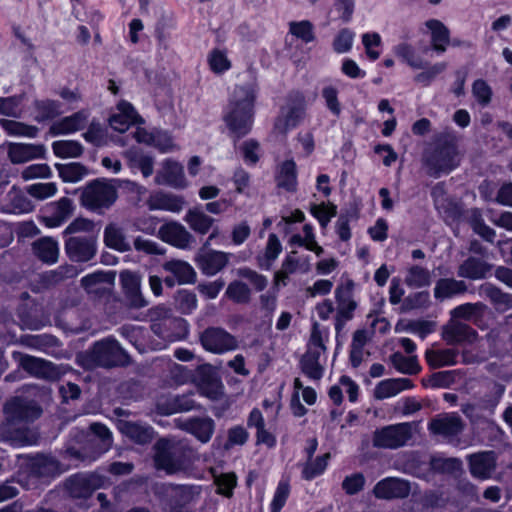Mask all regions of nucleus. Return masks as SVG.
<instances>
[{
    "instance_id": "1",
    "label": "nucleus",
    "mask_w": 512,
    "mask_h": 512,
    "mask_svg": "<svg viewBox=\"0 0 512 512\" xmlns=\"http://www.w3.org/2000/svg\"><path fill=\"white\" fill-rule=\"evenodd\" d=\"M255 99L256 87L253 83L236 85L229 96L223 120L230 133L237 139L251 131Z\"/></svg>"
},
{
    "instance_id": "2",
    "label": "nucleus",
    "mask_w": 512,
    "mask_h": 512,
    "mask_svg": "<svg viewBox=\"0 0 512 512\" xmlns=\"http://www.w3.org/2000/svg\"><path fill=\"white\" fill-rule=\"evenodd\" d=\"M154 449L155 466L168 474L186 471L196 460L194 450L182 440L162 438Z\"/></svg>"
},
{
    "instance_id": "3",
    "label": "nucleus",
    "mask_w": 512,
    "mask_h": 512,
    "mask_svg": "<svg viewBox=\"0 0 512 512\" xmlns=\"http://www.w3.org/2000/svg\"><path fill=\"white\" fill-rule=\"evenodd\" d=\"M460 163V155L456 137L451 134H441L435 140V147L426 150L423 164L428 175L439 177L450 173Z\"/></svg>"
},
{
    "instance_id": "4",
    "label": "nucleus",
    "mask_w": 512,
    "mask_h": 512,
    "mask_svg": "<svg viewBox=\"0 0 512 512\" xmlns=\"http://www.w3.org/2000/svg\"><path fill=\"white\" fill-rule=\"evenodd\" d=\"M86 359L89 367L111 368L126 366L130 363L129 355L113 338H106L96 342L86 353Z\"/></svg>"
},
{
    "instance_id": "5",
    "label": "nucleus",
    "mask_w": 512,
    "mask_h": 512,
    "mask_svg": "<svg viewBox=\"0 0 512 512\" xmlns=\"http://www.w3.org/2000/svg\"><path fill=\"white\" fill-rule=\"evenodd\" d=\"M415 428V422H402L376 429L372 437L373 447L389 450L404 447L412 439Z\"/></svg>"
},
{
    "instance_id": "6",
    "label": "nucleus",
    "mask_w": 512,
    "mask_h": 512,
    "mask_svg": "<svg viewBox=\"0 0 512 512\" xmlns=\"http://www.w3.org/2000/svg\"><path fill=\"white\" fill-rule=\"evenodd\" d=\"M116 180L99 178L88 183L83 189L81 201L91 210L107 209L117 199Z\"/></svg>"
},
{
    "instance_id": "7",
    "label": "nucleus",
    "mask_w": 512,
    "mask_h": 512,
    "mask_svg": "<svg viewBox=\"0 0 512 512\" xmlns=\"http://www.w3.org/2000/svg\"><path fill=\"white\" fill-rule=\"evenodd\" d=\"M326 352L319 324L314 323L308 349L300 360L302 372L312 380H320L323 377L324 367L320 363V356Z\"/></svg>"
},
{
    "instance_id": "8",
    "label": "nucleus",
    "mask_w": 512,
    "mask_h": 512,
    "mask_svg": "<svg viewBox=\"0 0 512 512\" xmlns=\"http://www.w3.org/2000/svg\"><path fill=\"white\" fill-rule=\"evenodd\" d=\"M306 101L303 94L292 92L287 98L286 104L281 108L279 116L274 123L277 133L286 135L288 131L297 127L304 119Z\"/></svg>"
},
{
    "instance_id": "9",
    "label": "nucleus",
    "mask_w": 512,
    "mask_h": 512,
    "mask_svg": "<svg viewBox=\"0 0 512 512\" xmlns=\"http://www.w3.org/2000/svg\"><path fill=\"white\" fill-rule=\"evenodd\" d=\"M199 341L203 349L213 354H224L238 347V341L234 335L222 327L211 326L199 334Z\"/></svg>"
},
{
    "instance_id": "10",
    "label": "nucleus",
    "mask_w": 512,
    "mask_h": 512,
    "mask_svg": "<svg viewBox=\"0 0 512 512\" xmlns=\"http://www.w3.org/2000/svg\"><path fill=\"white\" fill-rule=\"evenodd\" d=\"M354 284L352 281H347L345 284L339 285L335 290L336 298V316H335V330L339 334L344 328L345 324L352 320L354 311L357 308V302L353 296Z\"/></svg>"
},
{
    "instance_id": "11",
    "label": "nucleus",
    "mask_w": 512,
    "mask_h": 512,
    "mask_svg": "<svg viewBox=\"0 0 512 512\" xmlns=\"http://www.w3.org/2000/svg\"><path fill=\"white\" fill-rule=\"evenodd\" d=\"M13 358L26 372L36 378L55 380L60 375L58 367L45 359L23 354L21 352H14Z\"/></svg>"
},
{
    "instance_id": "12",
    "label": "nucleus",
    "mask_w": 512,
    "mask_h": 512,
    "mask_svg": "<svg viewBox=\"0 0 512 512\" xmlns=\"http://www.w3.org/2000/svg\"><path fill=\"white\" fill-rule=\"evenodd\" d=\"M65 252L74 262H88L97 253V239L94 236H72L65 241Z\"/></svg>"
},
{
    "instance_id": "13",
    "label": "nucleus",
    "mask_w": 512,
    "mask_h": 512,
    "mask_svg": "<svg viewBox=\"0 0 512 512\" xmlns=\"http://www.w3.org/2000/svg\"><path fill=\"white\" fill-rule=\"evenodd\" d=\"M199 391L211 400H218L224 394V385L217 371L211 365H202L197 370Z\"/></svg>"
},
{
    "instance_id": "14",
    "label": "nucleus",
    "mask_w": 512,
    "mask_h": 512,
    "mask_svg": "<svg viewBox=\"0 0 512 512\" xmlns=\"http://www.w3.org/2000/svg\"><path fill=\"white\" fill-rule=\"evenodd\" d=\"M120 282L125 301L130 308L140 309L148 305V301L141 291V277L139 274L124 270L120 273Z\"/></svg>"
},
{
    "instance_id": "15",
    "label": "nucleus",
    "mask_w": 512,
    "mask_h": 512,
    "mask_svg": "<svg viewBox=\"0 0 512 512\" xmlns=\"http://www.w3.org/2000/svg\"><path fill=\"white\" fill-rule=\"evenodd\" d=\"M3 185L0 184V195ZM34 203L18 187L13 186L0 199V212L8 214H26L34 211Z\"/></svg>"
},
{
    "instance_id": "16",
    "label": "nucleus",
    "mask_w": 512,
    "mask_h": 512,
    "mask_svg": "<svg viewBox=\"0 0 512 512\" xmlns=\"http://www.w3.org/2000/svg\"><path fill=\"white\" fill-rule=\"evenodd\" d=\"M6 422L33 421L41 413V408L32 400L14 398L5 406Z\"/></svg>"
},
{
    "instance_id": "17",
    "label": "nucleus",
    "mask_w": 512,
    "mask_h": 512,
    "mask_svg": "<svg viewBox=\"0 0 512 512\" xmlns=\"http://www.w3.org/2000/svg\"><path fill=\"white\" fill-rule=\"evenodd\" d=\"M0 439L14 446L34 445L38 434L24 425L17 426L16 422H4L0 425Z\"/></svg>"
},
{
    "instance_id": "18",
    "label": "nucleus",
    "mask_w": 512,
    "mask_h": 512,
    "mask_svg": "<svg viewBox=\"0 0 512 512\" xmlns=\"http://www.w3.org/2000/svg\"><path fill=\"white\" fill-rule=\"evenodd\" d=\"M158 237L179 249H188L195 242L194 236L178 222L162 225L158 230Z\"/></svg>"
},
{
    "instance_id": "19",
    "label": "nucleus",
    "mask_w": 512,
    "mask_h": 512,
    "mask_svg": "<svg viewBox=\"0 0 512 512\" xmlns=\"http://www.w3.org/2000/svg\"><path fill=\"white\" fill-rule=\"evenodd\" d=\"M411 492V484L409 481L388 477L379 481L373 488V494L378 499H395L406 498Z\"/></svg>"
},
{
    "instance_id": "20",
    "label": "nucleus",
    "mask_w": 512,
    "mask_h": 512,
    "mask_svg": "<svg viewBox=\"0 0 512 512\" xmlns=\"http://www.w3.org/2000/svg\"><path fill=\"white\" fill-rule=\"evenodd\" d=\"M428 429L432 434L443 437H454L464 430V423L461 417L456 413H444L434 417L428 424Z\"/></svg>"
},
{
    "instance_id": "21",
    "label": "nucleus",
    "mask_w": 512,
    "mask_h": 512,
    "mask_svg": "<svg viewBox=\"0 0 512 512\" xmlns=\"http://www.w3.org/2000/svg\"><path fill=\"white\" fill-rule=\"evenodd\" d=\"M45 154L46 148L43 144L11 142L7 146L8 159L13 164H23L35 159H44Z\"/></svg>"
},
{
    "instance_id": "22",
    "label": "nucleus",
    "mask_w": 512,
    "mask_h": 512,
    "mask_svg": "<svg viewBox=\"0 0 512 512\" xmlns=\"http://www.w3.org/2000/svg\"><path fill=\"white\" fill-rule=\"evenodd\" d=\"M115 273L98 271L81 279V286L88 294L102 297L109 294L114 286Z\"/></svg>"
},
{
    "instance_id": "23",
    "label": "nucleus",
    "mask_w": 512,
    "mask_h": 512,
    "mask_svg": "<svg viewBox=\"0 0 512 512\" xmlns=\"http://www.w3.org/2000/svg\"><path fill=\"white\" fill-rule=\"evenodd\" d=\"M471 474L478 479L485 480L491 477L496 468V457L493 451H484L468 456Z\"/></svg>"
},
{
    "instance_id": "24",
    "label": "nucleus",
    "mask_w": 512,
    "mask_h": 512,
    "mask_svg": "<svg viewBox=\"0 0 512 512\" xmlns=\"http://www.w3.org/2000/svg\"><path fill=\"white\" fill-rule=\"evenodd\" d=\"M177 426L194 435L202 443H207L215 430V423L210 417H196L186 421H179Z\"/></svg>"
},
{
    "instance_id": "25",
    "label": "nucleus",
    "mask_w": 512,
    "mask_h": 512,
    "mask_svg": "<svg viewBox=\"0 0 512 512\" xmlns=\"http://www.w3.org/2000/svg\"><path fill=\"white\" fill-rule=\"evenodd\" d=\"M47 211L51 214L42 217L43 223L50 228L59 227L65 222L73 212V202L67 197H63L47 206Z\"/></svg>"
},
{
    "instance_id": "26",
    "label": "nucleus",
    "mask_w": 512,
    "mask_h": 512,
    "mask_svg": "<svg viewBox=\"0 0 512 512\" xmlns=\"http://www.w3.org/2000/svg\"><path fill=\"white\" fill-rule=\"evenodd\" d=\"M442 337L448 344L473 342L476 332L469 325L452 318L443 327Z\"/></svg>"
},
{
    "instance_id": "27",
    "label": "nucleus",
    "mask_w": 512,
    "mask_h": 512,
    "mask_svg": "<svg viewBox=\"0 0 512 512\" xmlns=\"http://www.w3.org/2000/svg\"><path fill=\"white\" fill-rule=\"evenodd\" d=\"M229 255L225 252L209 250L197 257V263L201 271L209 276L215 275L228 263Z\"/></svg>"
},
{
    "instance_id": "28",
    "label": "nucleus",
    "mask_w": 512,
    "mask_h": 512,
    "mask_svg": "<svg viewBox=\"0 0 512 512\" xmlns=\"http://www.w3.org/2000/svg\"><path fill=\"white\" fill-rule=\"evenodd\" d=\"M479 294L487 298L499 312H505L512 308V294L502 291L493 284H482L479 287Z\"/></svg>"
},
{
    "instance_id": "29",
    "label": "nucleus",
    "mask_w": 512,
    "mask_h": 512,
    "mask_svg": "<svg viewBox=\"0 0 512 512\" xmlns=\"http://www.w3.org/2000/svg\"><path fill=\"white\" fill-rule=\"evenodd\" d=\"M33 254L43 263L54 264L59 257L58 242L52 237H42L32 243Z\"/></svg>"
},
{
    "instance_id": "30",
    "label": "nucleus",
    "mask_w": 512,
    "mask_h": 512,
    "mask_svg": "<svg viewBox=\"0 0 512 512\" xmlns=\"http://www.w3.org/2000/svg\"><path fill=\"white\" fill-rule=\"evenodd\" d=\"M491 269V264L475 257H468L458 267L457 274L462 278L480 280L484 279Z\"/></svg>"
},
{
    "instance_id": "31",
    "label": "nucleus",
    "mask_w": 512,
    "mask_h": 512,
    "mask_svg": "<svg viewBox=\"0 0 512 512\" xmlns=\"http://www.w3.org/2000/svg\"><path fill=\"white\" fill-rule=\"evenodd\" d=\"M118 428L121 433L138 444H146L152 441L154 431L150 426L137 422L120 421Z\"/></svg>"
},
{
    "instance_id": "32",
    "label": "nucleus",
    "mask_w": 512,
    "mask_h": 512,
    "mask_svg": "<svg viewBox=\"0 0 512 512\" xmlns=\"http://www.w3.org/2000/svg\"><path fill=\"white\" fill-rule=\"evenodd\" d=\"M412 387V381L407 378L386 379L376 385L374 397L379 400L390 398Z\"/></svg>"
},
{
    "instance_id": "33",
    "label": "nucleus",
    "mask_w": 512,
    "mask_h": 512,
    "mask_svg": "<svg viewBox=\"0 0 512 512\" xmlns=\"http://www.w3.org/2000/svg\"><path fill=\"white\" fill-rule=\"evenodd\" d=\"M151 319L153 321L151 325L152 330L162 338L170 337V334L166 330L162 329V325L165 327H171L182 322V319L173 317L171 309L165 306H157L152 309Z\"/></svg>"
},
{
    "instance_id": "34",
    "label": "nucleus",
    "mask_w": 512,
    "mask_h": 512,
    "mask_svg": "<svg viewBox=\"0 0 512 512\" xmlns=\"http://www.w3.org/2000/svg\"><path fill=\"white\" fill-rule=\"evenodd\" d=\"M155 181L158 184H166L171 186H182L184 182V174L182 166L171 160H166L162 164L161 170L157 172Z\"/></svg>"
},
{
    "instance_id": "35",
    "label": "nucleus",
    "mask_w": 512,
    "mask_h": 512,
    "mask_svg": "<svg viewBox=\"0 0 512 512\" xmlns=\"http://www.w3.org/2000/svg\"><path fill=\"white\" fill-rule=\"evenodd\" d=\"M184 221L196 233L205 235L213 228L215 219L207 215L200 207H194L187 211Z\"/></svg>"
},
{
    "instance_id": "36",
    "label": "nucleus",
    "mask_w": 512,
    "mask_h": 512,
    "mask_svg": "<svg viewBox=\"0 0 512 512\" xmlns=\"http://www.w3.org/2000/svg\"><path fill=\"white\" fill-rule=\"evenodd\" d=\"M117 109L118 112L110 117L109 124L115 131L123 133L136 121L137 113L133 106L125 101L120 102Z\"/></svg>"
},
{
    "instance_id": "37",
    "label": "nucleus",
    "mask_w": 512,
    "mask_h": 512,
    "mask_svg": "<svg viewBox=\"0 0 512 512\" xmlns=\"http://www.w3.org/2000/svg\"><path fill=\"white\" fill-rule=\"evenodd\" d=\"M96 487V479L93 476L75 475L66 482V488L74 498H87Z\"/></svg>"
},
{
    "instance_id": "38",
    "label": "nucleus",
    "mask_w": 512,
    "mask_h": 512,
    "mask_svg": "<svg viewBox=\"0 0 512 512\" xmlns=\"http://www.w3.org/2000/svg\"><path fill=\"white\" fill-rule=\"evenodd\" d=\"M466 291L467 285L464 281L454 278H441L435 284L434 297L443 301L464 294Z\"/></svg>"
},
{
    "instance_id": "39",
    "label": "nucleus",
    "mask_w": 512,
    "mask_h": 512,
    "mask_svg": "<svg viewBox=\"0 0 512 512\" xmlns=\"http://www.w3.org/2000/svg\"><path fill=\"white\" fill-rule=\"evenodd\" d=\"M88 119L86 111H79L54 123L51 127L53 134H69L82 129Z\"/></svg>"
},
{
    "instance_id": "40",
    "label": "nucleus",
    "mask_w": 512,
    "mask_h": 512,
    "mask_svg": "<svg viewBox=\"0 0 512 512\" xmlns=\"http://www.w3.org/2000/svg\"><path fill=\"white\" fill-rule=\"evenodd\" d=\"M426 26L431 30V43L435 51L443 53L450 43L449 29L439 20L431 19L426 22Z\"/></svg>"
},
{
    "instance_id": "41",
    "label": "nucleus",
    "mask_w": 512,
    "mask_h": 512,
    "mask_svg": "<svg viewBox=\"0 0 512 512\" xmlns=\"http://www.w3.org/2000/svg\"><path fill=\"white\" fill-rule=\"evenodd\" d=\"M32 472L39 477H53L62 473L59 462L52 456L38 455L31 463Z\"/></svg>"
},
{
    "instance_id": "42",
    "label": "nucleus",
    "mask_w": 512,
    "mask_h": 512,
    "mask_svg": "<svg viewBox=\"0 0 512 512\" xmlns=\"http://www.w3.org/2000/svg\"><path fill=\"white\" fill-rule=\"evenodd\" d=\"M104 243L109 248L120 252H127L131 249L130 243L126 240L123 229L114 223L108 224L105 227Z\"/></svg>"
},
{
    "instance_id": "43",
    "label": "nucleus",
    "mask_w": 512,
    "mask_h": 512,
    "mask_svg": "<svg viewBox=\"0 0 512 512\" xmlns=\"http://www.w3.org/2000/svg\"><path fill=\"white\" fill-rule=\"evenodd\" d=\"M456 356L457 352L453 349H428L425 352V359L433 369L456 364Z\"/></svg>"
},
{
    "instance_id": "44",
    "label": "nucleus",
    "mask_w": 512,
    "mask_h": 512,
    "mask_svg": "<svg viewBox=\"0 0 512 512\" xmlns=\"http://www.w3.org/2000/svg\"><path fill=\"white\" fill-rule=\"evenodd\" d=\"M279 187L287 191H295L297 187L296 163L293 160L284 161L279 169L277 176Z\"/></svg>"
},
{
    "instance_id": "45",
    "label": "nucleus",
    "mask_w": 512,
    "mask_h": 512,
    "mask_svg": "<svg viewBox=\"0 0 512 512\" xmlns=\"http://www.w3.org/2000/svg\"><path fill=\"white\" fill-rule=\"evenodd\" d=\"M164 269L174 274L179 283H193L195 281L196 273L187 262L172 260L164 264Z\"/></svg>"
},
{
    "instance_id": "46",
    "label": "nucleus",
    "mask_w": 512,
    "mask_h": 512,
    "mask_svg": "<svg viewBox=\"0 0 512 512\" xmlns=\"http://www.w3.org/2000/svg\"><path fill=\"white\" fill-rule=\"evenodd\" d=\"M90 429L94 437L90 441L93 443V445L98 446L97 452L92 457L95 459L97 456L106 452L110 448L112 443V436L109 429L105 425L99 423H93L90 426Z\"/></svg>"
},
{
    "instance_id": "47",
    "label": "nucleus",
    "mask_w": 512,
    "mask_h": 512,
    "mask_svg": "<svg viewBox=\"0 0 512 512\" xmlns=\"http://www.w3.org/2000/svg\"><path fill=\"white\" fill-rule=\"evenodd\" d=\"M504 390L505 388L503 385L493 383L489 393L485 394L479 399L477 404L489 417L494 414L495 409L498 406L500 399L502 398Z\"/></svg>"
},
{
    "instance_id": "48",
    "label": "nucleus",
    "mask_w": 512,
    "mask_h": 512,
    "mask_svg": "<svg viewBox=\"0 0 512 512\" xmlns=\"http://www.w3.org/2000/svg\"><path fill=\"white\" fill-rule=\"evenodd\" d=\"M0 126L10 136L35 138L39 131L36 126L9 119H0Z\"/></svg>"
},
{
    "instance_id": "49",
    "label": "nucleus",
    "mask_w": 512,
    "mask_h": 512,
    "mask_svg": "<svg viewBox=\"0 0 512 512\" xmlns=\"http://www.w3.org/2000/svg\"><path fill=\"white\" fill-rule=\"evenodd\" d=\"M78 275V269L76 266L71 264L61 265L55 270L45 272L42 275V281L46 285H56L66 279L76 277Z\"/></svg>"
},
{
    "instance_id": "50",
    "label": "nucleus",
    "mask_w": 512,
    "mask_h": 512,
    "mask_svg": "<svg viewBox=\"0 0 512 512\" xmlns=\"http://www.w3.org/2000/svg\"><path fill=\"white\" fill-rule=\"evenodd\" d=\"M59 176L64 182L75 183L83 179L88 173L87 168L78 163L72 162L68 164H56Z\"/></svg>"
},
{
    "instance_id": "51",
    "label": "nucleus",
    "mask_w": 512,
    "mask_h": 512,
    "mask_svg": "<svg viewBox=\"0 0 512 512\" xmlns=\"http://www.w3.org/2000/svg\"><path fill=\"white\" fill-rule=\"evenodd\" d=\"M54 154L60 158H77L83 153V146L74 140H59L52 144Z\"/></svg>"
},
{
    "instance_id": "52",
    "label": "nucleus",
    "mask_w": 512,
    "mask_h": 512,
    "mask_svg": "<svg viewBox=\"0 0 512 512\" xmlns=\"http://www.w3.org/2000/svg\"><path fill=\"white\" fill-rule=\"evenodd\" d=\"M405 283L409 287L414 288L429 286L431 283V273L424 267L413 265L408 269Z\"/></svg>"
},
{
    "instance_id": "53",
    "label": "nucleus",
    "mask_w": 512,
    "mask_h": 512,
    "mask_svg": "<svg viewBox=\"0 0 512 512\" xmlns=\"http://www.w3.org/2000/svg\"><path fill=\"white\" fill-rule=\"evenodd\" d=\"M390 361L403 374L414 375L420 371L416 356L406 357L400 352H396L390 356Z\"/></svg>"
},
{
    "instance_id": "54",
    "label": "nucleus",
    "mask_w": 512,
    "mask_h": 512,
    "mask_svg": "<svg viewBox=\"0 0 512 512\" xmlns=\"http://www.w3.org/2000/svg\"><path fill=\"white\" fill-rule=\"evenodd\" d=\"M226 296L235 303L247 304L251 300V290L246 283L235 280L228 285Z\"/></svg>"
},
{
    "instance_id": "55",
    "label": "nucleus",
    "mask_w": 512,
    "mask_h": 512,
    "mask_svg": "<svg viewBox=\"0 0 512 512\" xmlns=\"http://www.w3.org/2000/svg\"><path fill=\"white\" fill-rule=\"evenodd\" d=\"M485 309L486 305L482 302L465 303L455 307L451 311V317L455 320H472L474 317L481 315Z\"/></svg>"
},
{
    "instance_id": "56",
    "label": "nucleus",
    "mask_w": 512,
    "mask_h": 512,
    "mask_svg": "<svg viewBox=\"0 0 512 512\" xmlns=\"http://www.w3.org/2000/svg\"><path fill=\"white\" fill-rule=\"evenodd\" d=\"M23 99L24 94L0 97V114L7 117L19 118L21 116L20 105Z\"/></svg>"
},
{
    "instance_id": "57",
    "label": "nucleus",
    "mask_w": 512,
    "mask_h": 512,
    "mask_svg": "<svg viewBox=\"0 0 512 512\" xmlns=\"http://www.w3.org/2000/svg\"><path fill=\"white\" fill-rule=\"evenodd\" d=\"M329 458L330 453H326L315 458L314 460H308L302 470L303 478L306 480H311L323 473V471L326 469Z\"/></svg>"
},
{
    "instance_id": "58",
    "label": "nucleus",
    "mask_w": 512,
    "mask_h": 512,
    "mask_svg": "<svg viewBox=\"0 0 512 512\" xmlns=\"http://www.w3.org/2000/svg\"><path fill=\"white\" fill-rule=\"evenodd\" d=\"M26 192L36 200L43 201L57 193V186L53 182L35 183L26 187Z\"/></svg>"
},
{
    "instance_id": "59",
    "label": "nucleus",
    "mask_w": 512,
    "mask_h": 512,
    "mask_svg": "<svg viewBox=\"0 0 512 512\" xmlns=\"http://www.w3.org/2000/svg\"><path fill=\"white\" fill-rule=\"evenodd\" d=\"M289 31L292 35L301 39L305 43L312 42L315 39L313 24L308 20L290 22Z\"/></svg>"
},
{
    "instance_id": "60",
    "label": "nucleus",
    "mask_w": 512,
    "mask_h": 512,
    "mask_svg": "<svg viewBox=\"0 0 512 512\" xmlns=\"http://www.w3.org/2000/svg\"><path fill=\"white\" fill-rule=\"evenodd\" d=\"M430 295L427 291L415 292L408 295L401 304V311L408 312L428 306Z\"/></svg>"
},
{
    "instance_id": "61",
    "label": "nucleus",
    "mask_w": 512,
    "mask_h": 512,
    "mask_svg": "<svg viewBox=\"0 0 512 512\" xmlns=\"http://www.w3.org/2000/svg\"><path fill=\"white\" fill-rule=\"evenodd\" d=\"M175 302L182 314H190L197 307V296L192 291L183 289L177 292Z\"/></svg>"
},
{
    "instance_id": "62",
    "label": "nucleus",
    "mask_w": 512,
    "mask_h": 512,
    "mask_svg": "<svg viewBox=\"0 0 512 512\" xmlns=\"http://www.w3.org/2000/svg\"><path fill=\"white\" fill-rule=\"evenodd\" d=\"M84 139L95 145V146H103L107 144V131L106 129L98 122L92 121L87 129V131L83 134Z\"/></svg>"
},
{
    "instance_id": "63",
    "label": "nucleus",
    "mask_w": 512,
    "mask_h": 512,
    "mask_svg": "<svg viewBox=\"0 0 512 512\" xmlns=\"http://www.w3.org/2000/svg\"><path fill=\"white\" fill-rule=\"evenodd\" d=\"M208 62L211 70L217 74L224 73L231 67V62L226 52L220 49H214L210 52Z\"/></svg>"
},
{
    "instance_id": "64",
    "label": "nucleus",
    "mask_w": 512,
    "mask_h": 512,
    "mask_svg": "<svg viewBox=\"0 0 512 512\" xmlns=\"http://www.w3.org/2000/svg\"><path fill=\"white\" fill-rule=\"evenodd\" d=\"M312 215L317 218L320 225L325 228L330 222L331 218L336 216L337 207L332 203H321L319 205H312L310 209Z\"/></svg>"
}]
</instances>
